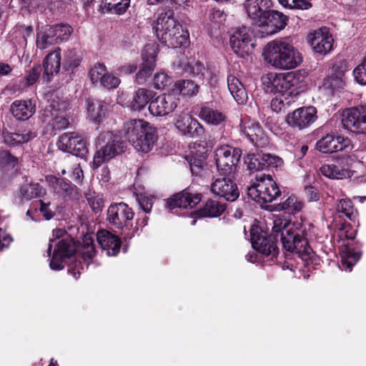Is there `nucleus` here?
I'll return each mask as SVG.
<instances>
[{"label": "nucleus", "mask_w": 366, "mask_h": 366, "mask_svg": "<svg viewBox=\"0 0 366 366\" xmlns=\"http://www.w3.org/2000/svg\"><path fill=\"white\" fill-rule=\"evenodd\" d=\"M262 56L269 65L280 70L293 69L303 59L301 53L287 38L275 39L267 43Z\"/></svg>", "instance_id": "f257e3e1"}, {"label": "nucleus", "mask_w": 366, "mask_h": 366, "mask_svg": "<svg viewBox=\"0 0 366 366\" xmlns=\"http://www.w3.org/2000/svg\"><path fill=\"white\" fill-rule=\"evenodd\" d=\"M153 30L157 38L171 48L186 46L189 44V33L174 16V11L168 9L159 14L154 22Z\"/></svg>", "instance_id": "f03ea898"}, {"label": "nucleus", "mask_w": 366, "mask_h": 366, "mask_svg": "<svg viewBox=\"0 0 366 366\" xmlns=\"http://www.w3.org/2000/svg\"><path fill=\"white\" fill-rule=\"evenodd\" d=\"M312 225L306 220L294 222L287 230L286 234H281L282 247L288 252L297 254L302 260L311 258L312 249L308 244Z\"/></svg>", "instance_id": "7ed1b4c3"}, {"label": "nucleus", "mask_w": 366, "mask_h": 366, "mask_svg": "<svg viewBox=\"0 0 366 366\" xmlns=\"http://www.w3.org/2000/svg\"><path fill=\"white\" fill-rule=\"evenodd\" d=\"M99 149L93 158V167H99L102 163L114 158L124 152L125 143L119 135L110 132L101 133L97 141Z\"/></svg>", "instance_id": "20e7f679"}, {"label": "nucleus", "mask_w": 366, "mask_h": 366, "mask_svg": "<svg viewBox=\"0 0 366 366\" xmlns=\"http://www.w3.org/2000/svg\"><path fill=\"white\" fill-rule=\"evenodd\" d=\"M241 155L242 151L239 148L228 145L217 148L214 152V159L219 175L235 177Z\"/></svg>", "instance_id": "39448f33"}, {"label": "nucleus", "mask_w": 366, "mask_h": 366, "mask_svg": "<svg viewBox=\"0 0 366 366\" xmlns=\"http://www.w3.org/2000/svg\"><path fill=\"white\" fill-rule=\"evenodd\" d=\"M248 195L259 203L272 202L280 195V190L269 174H260L257 183L248 188Z\"/></svg>", "instance_id": "423d86ee"}, {"label": "nucleus", "mask_w": 366, "mask_h": 366, "mask_svg": "<svg viewBox=\"0 0 366 366\" xmlns=\"http://www.w3.org/2000/svg\"><path fill=\"white\" fill-rule=\"evenodd\" d=\"M49 104L46 106L43 112V121L51 125L54 129H63L68 127L69 119L66 117L65 110L67 103L60 101L56 96L51 95Z\"/></svg>", "instance_id": "0eeeda50"}, {"label": "nucleus", "mask_w": 366, "mask_h": 366, "mask_svg": "<svg viewBox=\"0 0 366 366\" xmlns=\"http://www.w3.org/2000/svg\"><path fill=\"white\" fill-rule=\"evenodd\" d=\"M342 124L344 128L356 134L366 135V105L346 109Z\"/></svg>", "instance_id": "6e6552de"}, {"label": "nucleus", "mask_w": 366, "mask_h": 366, "mask_svg": "<svg viewBox=\"0 0 366 366\" xmlns=\"http://www.w3.org/2000/svg\"><path fill=\"white\" fill-rule=\"evenodd\" d=\"M295 76L292 73L269 72L262 77L263 89L267 93H284L293 85Z\"/></svg>", "instance_id": "1a4fd4ad"}, {"label": "nucleus", "mask_w": 366, "mask_h": 366, "mask_svg": "<svg viewBox=\"0 0 366 366\" xmlns=\"http://www.w3.org/2000/svg\"><path fill=\"white\" fill-rule=\"evenodd\" d=\"M286 15L271 9L261 17V21L256 22L255 26L259 28L262 36H271L284 29L287 24Z\"/></svg>", "instance_id": "9d476101"}, {"label": "nucleus", "mask_w": 366, "mask_h": 366, "mask_svg": "<svg viewBox=\"0 0 366 366\" xmlns=\"http://www.w3.org/2000/svg\"><path fill=\"white\" fill-rule=\"evenodd\" d=\"M134 213L129 206L124 203H114L107 209V219L118 229H129Z\"/></svg>", "instance_id": "9b49d317"}, {"label": "nucleus", "mask_w": 366, "mask_h": 366, "mask_svg": "<svg viewBox=\"0 0 366 366\" xmlns=\"http://www.w3.org/2000/svg\"><path fill=\"white\" fill-rule=\"evenodd\" d=\"M212 194L224 198L227 201L233 202L239 197V191L237 184L234 182V177L221 176L217 173L213 177L211 184Z\"/></svg>", "instance_id": "f8f14e48"}, {"label": "nucleus", "mask_w": 366, "mask_h": 366, "mask_svg": "<svg viewBox=\"0 0 366 366\" xmlns=\"http://www.w3.org/2000/svg\"><path fill=\"white\" fill-rule=\"evenodd\" d=\"M317 119V109L312 106L296 109L287 116V124L293 128L304 129L310 127Z\"/></svg>", "instance_id": "ddd939ff"}, {"label": "nucleus", "mask_w": 366, "mask_h": 366, "mask_svg": "<svg viewBox=\"0 0 366 366\" xmlns=\"http://www.w3.org/2000/svg\"><path fill=\"white\" fill-rule=\"evenodd\" d=\"M59 149L75 156L84 157L88 152L85 139L76 132L64 133L59 139Z\"/></svg>", "instance_id": "4468645a"}, {"label": "nucleus", "mask_w": 366, "mask_h": 366, "mask_svg": "<svg viewBox=\"0 0 366 366\" xmlns=\"http://www.w3.org/2000/svg\"><path fill=\"white\" fill-rule=\"evenodd\" d=\"M174 126L180 134L189 138L199 137L204 133L199 122L185 112L176 114Z\"/></svg>", "instance_id": "2eb2a0df"}, {"label": "nucleus", "mask_w": 366, "mask_h": 366, "mask_svg": "<svg viewBox=\"0 0 366 366\" xmlns=\"http://www.w3.org/2000/svg\"><path fill=\"white\" fill-rule=\"evenodd\" d=\"M307 40L316 53L326 54L332 49L334 40L332 36L325 27L310 33Z\"/></svg>", "instance_id": "dca6fc26"}, {"label": "nucleus", "mask_w": 366, "mask_h": 366, "mask_svg": "<svg viewBox=\"0 0 366 366\" xmlns=\"http://www.w3.org/2000/svg\"><path fill=\"white\" fill-rule=\"evenodd\" d=\"M252 39V33L248 27L242 26L237 29L230 36V44L234 52L242 57L248 54L250 47H254Z\"/></svg>", "instance_id": "f3484780"}, {"label": "nucleus", "mask_w": 366, "mask_h": 366, "mask_svg": "<svg viewBox=\"0 0 366 366\" xmlns=\"http://www.w3.org/2000/svg\"><path fill=\"white\" fill-rule=\"evenodd\" d=\"M241 133L254 146L264 147L269 144V139L258 122L244 120L241 123Z\"/></svg>", "instance_id": "a211bd4d"}, {"label": "nucleus", "mask_w": 366, "mask_h": 366, "mask_svg": "<svg viewBox=\"0 0 366 366\" xmlns=\"http://www.w3.org/2000/svg\"><path fill=\"white\" fill-rule=\"evenodd\" d=\"M177 107V99L170 92L158 96L149 104V110L154 117H164Z\"/></svg>", "instance_id": "6ab92c4d"}, {"label": "nucleus", "mask_w": 366, "mask_h": 366, "mask_svg": "<svg viewBox=\"0 0 366 366\" xmlns=\"http://www.w3.org/2000/svg\"><path fill=\"white\" fill-rule=\"evenodd\" d=\"M54 252L49 266L51 269L61 270L64 268L63 262L71 257L74 251V246L70 239H62L54 244Z\"/></svg>", "instance_id": "aec40b11"}, {"label": "nucleus", "mask_w": 366, "mask_h": 366, "mask_svg": "<svg viewBox=\"0 0 366 366\" xmlns=\"http://www.w3.org/2000/svg\"><path fill=\"white\" fill-rule=\"evenodd\" d=\"M276 240L272 236L267 237L265 233L254 232V229L251 232V244L252 247L265 256H275L277 253Z\"/></svg>", "instance_id": "412c9836"}, {"label": "nucleus", "mask_w": 366, "mask_h": 366, "mask_svg": "<svg viewBox=\"0 0 366 366\" xmlns=\"http://www.w3.org/2000/svg\"><path fill=\"white\" fill-rule=\"evenodd\" d=\"M350 144V140L347 137L327 134L317 142L316 147L320 152L327 154L342 151Z\"/></svg>", "instance_id": "4be33fe9"}, {"label": "nucleus", "mask_w": 366, "mask_h": 366, "mask_svg": "<svg viewBox=\"0 0 366 366\" xmlns=\"http://www.w3.org/2000/svg\"><path fill=\"white\" fill-rule=\"evenodd\" d=\"M248 18L252 24L261 21V17L272 6L271 0H247L244 4Z\"/></svg>", "instance_id": "5701e85b"}, {"label": "nucleus", "mask_w": 366, "mask_h": 366, "mask_svg": "<svg viewBox=\"0 0 366 366\" xmlns=\"http://www.w3.org/2000/svg\"><path fill=\"white\" fill-rule=\"evenodd\" d=\"M97 239L102 250L108 256H115L119 253L121 240L118 236L102 229L97 233Z\"/></svg>", "instance_id": "b1692460"}, {"label": "nucleus", "mask_w": 366, "mask_h": 366, "mask_svg": "<svg viewBox=\"0 0 366 366\" xmlns=\"http://www.w3.org/2000/svg\"><path fill=\"white\" fill-rule=\"evenodd\" d=\"M45 194V189L39 183L26 181L24 184L21 185L19 192L16 193L15 200L18 204H23L24 202L42 197Z\"/></svg>", "instance_id": "393cba45"}, {"label": "nucleus", "mask_w": 366, "mask_h": 366, "mask_svg": "<svg viewBox=\"0 0 366 366\" xmlns=\"http://www.w3.org/2000/svg\"><path fill=\"white\" fill-rule=\"evenodd\" d=\"M10 112L18 120H26L36 112V102L31 99L15 100L10 105Z\"/></svg>", "instance_id": "a878e982"}, {"label": "nucleus", "mask_w": 366, "mask_h": 366, "mask_svg": "<svg viewBox=\"0 0 366 366\" xmlns=\"http://www.w3.org/2000/svg\"><path fill=\"white\" fill-rule=\"evenodd\" d=\"M201 200L199 194H192L187 191H183L174 195L168 202V207L170 209L174 208H193Z\"/></svg>", "instance_id": "bb28decb"}, {"label": "nucleus", "mask_w": 366, "mask_h": 366, "mask_svg": "<svg viewBox=\"0 0 366 366\" xmlns=\"http://www.w3.org/2000/svg\"><path fill=\"white\" fill-rule=\"evenodd\" d=\"M157 139L155 129L149 124L143 132L133 141V147L138 152L147 153L152 150Z\"/></svg>", "instance_id": "cd10ccee"}, {"label": "nucleus", "mask_w": 366, "mask_h": 366, "mask_svg": "<svg viewBox=\"0 0 366 366\" xmlns=\"http://www.w3.org/2000/svg\"><path fill=\"white\" fill-rule=\"evenodd\" d=\"M109 105L104 101L92 100L88 103V118L96 124L102 123L108 116Z\"/></svg>", "instance_id": "c85d7f7f"}, {"label": "nucleus", "mask_w": 366, "mask_h": 366, "mask_svg": "<svg viewBox=\"0 0 366 366\" xmlns=\"http://www.w3.org/2000/svg\"><path fill=\"white\" fill-rule=\"evenodd\" d=\"M228 89L234 99L239 104H244L248 99L247 92L238 78L232 74L227 76Z\"/></svg>", "instance_id": "c756f323"}, {"label": "nucleus", "mask_w": 366, "mask_h": 366, "mask_svg": "<svg viewBox=\"0 0 366 366\" xmlns=\"http://www.w3.org/2000/svg\"><path fill=\"white\" fill-rule=\"evenodd\" d=\"M44 78L49 81L50 77L59 72L61 66V49H56L50 52L44 59Z\"/></svg>", "instance_id": "7c9ffc66"}, {"label": "nucleus", "mask_w": 366, "mask_h": 366, "mask_svg": "<svg viewBox=\"0 0 366 366\" xmlns=\"http://www.w3.org/2000/svg\"><path fill=\"white\" fill-rule=\"evenodd\" d=\"M149 124L143 119H130L124 124V137L132 144Z\"/></svg>", "instance_id": "2f4dec72"}, {"label": "nucleus", "mask_w": 366, "mask_h": 366, "mask_svg": "<svg viewBox=\"0 0 366 366\" xmlns=\"http://www.w3.org/2000/svg\"><path fill=\"white\" fill-rule=\"evenodd\" d=\"M4 142L9 146H16L24 144L34 139L36 134L31 130H24L19 132H2Z\"/></svg>", "instance_id": "473e14b6"}, {"label": "nucleus", "mask_w": 366, "mask_h": 366, "mask_svg": "<svg viewBox=\"0 0 366 366\" xmlns=\"http://www.w3.org/2000/svg\"><path fill=\"white\" fill-rule=\"evenodd\" d=\"M199 86L192 80H179L174 84L171 93L174 95L181 94L183 97H192L198 93Z\"/></svg>", "instance_id": "72a5a7b5"}, {"label": "nucleus", "mask_w": 366, "mask_h": 366, "mask_svg": "<svg viewBox=\"0 0 366 366\" xmlns=\"http://www.w3.org/2000/svg\"><path fill=\"white\" fill-rule=\"evenodd\" d=\"M51 31L50 25H45L38 29L36 34V46L39 49H46L49 46L57 44L56 37H54Z\"/></svg>", "instance_id": "f704fd0d"}, {"label": "nucleus", "mask_w": 366, "mask_h": 366, "mask_svg": "<svg viewBox=\"0 0 366 366\" xmlns=\"http://www.w3.org/2000/svg\"><path fill=\"white\" fill-rule=\"evenodd\" d=\"M320 170L324 176L330 179H342L350 178L353 174L352 172L348 169L332 164L322 165Z\"/></svg>", "instance_id": "c9c22d12"}, {"label": "nucleus", "mask_w": 366, "mask_h": 366, "mask_svg": "<svg viewBox=\"0 0 366 366\" xmlns=\"http://www.w3.org/2000/svg\"><path fill=\"white\" fill-rule=\"evenodd\" d=\"M46 181L58 194L61 196H68L71 194L72 187L70 182L61 177H56L53 175H49L46 177Z\"/></svg>", "instance_id": "e433bc0d"}, {"label": "nucleus", "mask_w": 366, "mask_h": 366, "mask_svg": "<svg viewBox=\"0 0 366 366\" xmlns=\"http://www.w3.org/2000/svg\"><path fill=\"white\" fill-rule=\"evenodd\" d=\"M199 117L208 124L219 125L226 119V116L222 112L208 107H202Z\"/></svg>", "instance_id": "4c0bfd02"}, {"label": "nucleus", "mask_w": 366, "mask_h": 366, "mask_svg": "<svg viewBox=\"0 0 366 366\" xmlns=\"http://www.w3.org/2000/svg\"><path fill=\"white\" fill-rule=\"evenodd\" d=\"M153 91L147 89H139L134 94L133 99L131 102V107L133 110H140L143 109L154 96Z\"/></svg>", "instance_id": "58836bf2"}, {"label": "nucleus", "mask_w": 366, "mask_h": 366, "mask_svg": "<svg viewBox=\"0 0 366 366\" xmlns=\"http://www.w3.org/2000/svg\"><path fill=\"white\" fill-rule=\"evenodd\" d=\"M225 209V205L216 200L209 199L199 211L204 217H217L220 216Z\"/></svg>", "instance_id": "ea45409f"}, {"label": "nucleus", "mask_w": 366, "mask_h": 366, "mask_svg": "<svg viewBox=\"0 0 366 366\" xmlns=\"http://www.w3.org/2000/svg\"><path fill=\"white\" fill-rule=\"evenodd\" d=\"M278 206L280 210H284L288 214H296L302 211L304 202L295 196H290Z\"/></svg>", "instance_id": "a19ab883"}, {"label": "nucleus", "mask_w": 366, "mask_h": 366, "mask_svg": "<svg viewBox=\"0 0 366 366\" xmlns=\"http://www.w3.org/2000/svg\"><path fill=\"white\" fill-rule=\"evenodd\" d=\"M336 210L338 213L342 214L345 217L352 221H355L357 211L350 199L344 198L338 200L336 205Z\"/></svg>", "instance_id": "79ce46f5"}, {"label": "nucleus", "mask_w": 366, "mask_h": 366, "mask_svg": "<svg viewBox=\"0 0 366 366\" xmlns=\"http://www.w3.org/2000/svg\"><path fill=\"white\" fill-rule=\"evenodd\" d=\"M64 67L66 70H73L80 65L81 54L76 49H68L64 53Z\"/></svg>", "instance_id": "37998d69"}, {"label": "nucleus", "mask_w": 366, "mask_h": 366, "mask_svg": "<svg viewBox=\"0 0 366 366\" xmlns=\"http://www.w3.org/2000/svg\"><path fill=\"white\" fill-rule=\"evenodd\" d=\"M262 153H249L244 158V163L251 172H257L264 169V164L262 162Z\"/></svg>", "instance_id": "c03bdc74"}, {"label": "nucleus", "mask_w": 366, "mask_h": 366, "mask_svg": "<svg viewBox=\"0 0 366 366\" xmlns=\"http://www.w3.org/2000/svg\"><path fill=\"white\" fill-rule=\"evenodd\" d=\"M53 36L56 37L57 44L66 41L72 33V28L68 24H55L50 26Z\"/></svg>", "instance_id": "a18cd8bd"}, {"label": "nucleus", "mask_w": 366, "mask_h": 366, "mask_svg": "<svg viewBox=\"0 0 366 366\" xmlns=\"http://www.w3.org/2000/svg\"><path fill=\"white\" fill-rule=\"evenodd\" d=\"M288 225L289 222L287 219L280 216H275L273 219V226L271 233L272 238L276 241H277L279 237L281 239V234H285L284 229H285Z\"/></svg>", "instance_id": "49530a36"}, {"label": "nucleus", "mask_w": 366, "mask_h": 366, "mask_svg": "<svg viewBox=\"0 0 366 366\" xmlns=\"http://www.w3.org/2000/svg\"><path fill=\"white\" fill-rule=\"evenodd\" d=\"M344 72L339 71L335 74H332L325 80L324 86L331 90H335L342 88L344 86Z\"/></svg>", "instance_id": "de8ad7c7"}, {"label": "nucleus", "mask_w": 366, "mask_h": 366, "mask_svg": "<svg viewBox=\"0 0 366 366\" xmlns=\"http://www.w3.org/2000/svg\"><path fill=\"white\" fill-rule=\"evenodd\" d=\"M158 50L157 46L154 44H147L142 52V57L144 64L152 65L155 66L156 58L157 56Z\"/></svg>", "instance_id": "09e8293b"}, {"label": "nucleus", "mask_w": 366, "mask_h": 366, "mask_svg": "<svg viewBox=\"0 0 366 366\" xmlns=\"http://www.w3.org/2000/svg\"><path fill=\"white\" fill-rule=\"evenodd\" d=\"M107 10H114L117 14L124 13L129 6L130 0H103Z\"/></svg>", "instance_id": "8fccbe9b"}, {"label": "nucleus", "mask_w": 366, "mask_h": 366, "mask_svg": "<svg viewBox=\"0 0 366 366\" xmlns=\"http://www.w3.org/2000/svg\"><path fill=\"white\" fill-rule=\"evenodd\" d=\"M225 16L222 11L217 9H212L208 14V20L209 21L208 24H209L212 29H217L219 28V24L225 20Z\"/></svg>", "instance_id": "3c124183"}, {"label": "nucleus", "mask_w": 366, "mask_h": 366, "mask_svg": "<svg viewBox=\"0 0 366 366\" xmlns=\"http://www.w3.org/2000/svg\"><path fill=\"white\" fill-rule=\"evenodd\" d=\"M172 83V78L165 72L160 71L154 74L153 86L155 89L162 90Z\"/></svg>", "instance_id": "603ef678"}, {"label": "nucleus", "mask_w": 366, "mask_h": 366, "mask_svg": "<svg viewBox=\"0 0 366 366\" xmlns=\"http://www.w3.org/2000/svg\"><path fill=\"white\" fill-rule=\"evenodd\" d=\"M108 74L104 64H98L92 67L89 71V77L93 83H102V79Z\"/></svg>", "instance_id": "864d4df0"}, {"label": "nucleus", "mask_w": 366, "mask_h": 366, "mask_svg": "<svg viewBox=\"0 0 366 366\" xmlns=\"http://www.w3.org/2000/svg\"><path fill=\"white\" fill-rule=\"evenodd\" d=\"M290 101L287 99L284 93L272 99L271 101V108L275 112L285 111L290 105Z\"/></svg>", "instance_id": "5fc2aeb1"}, {"label": "nucleus", "mask_w": 366, "mask_h": 366, "mask_svg": "<svg viewBox=\"0 0 366 366\" xmlns=\"http://www.w3.org/2000/svg\"><path fill=\"white\" fill-rule=\"evenodd\" d=\"M284 7L288 9H308L312 6L307 0H278Z\"/></svg>", "instance_id": "6e6d98bb"}, {"label": "nucleus", "mask_w": 366, "mask_h": 366, "mask_svg": "<svg viewBox=\"0 0 366 366\" xmlns=\"http://www.w3.org/2000/svg\"><path fill=\"white\" fill-rule=\"evenodd\" d=\"M40 71L41 69L39 66H34L31 69L25 77L20 81V84L22 85L23 88L29 87L35 84L39 77Z\"/></svg>", "instance_id": "4d7b16f0"}, {"label": "nucleus", "mask_w": 366, "mask_h": 366, "mask_svg": "<svg viewBox=\"0 0 366 366\" xmlns=\"http://www.w3.org/2000/svg\"><path fill=\"white\" fill-rule=\"evenodd\" d=\"M82 254L84 259H92L94 257L96 251L94 245V239L90 237H85L82 243Z\"/></svg>", "instance_id": "13d9d810"}, {"label": "nucleus", "mask_w": 366, "mask_h": 366, "mask_svg": "<svg viewBox=\"0 0 366 366\" xmlns=\"http://www.w3.org/2000/svg\"><path fill=\"white\" fill-rule=\"evenodd\" d=\"M18 160L7 151L0 152V164L5 169H14Z\"/></svg>", "instance_id": "bf43d9fd"}, {"label": "nucleus", "mask_w": 366, "mask_h": 366, "mask_svg": "<svg viewBox=\"0 0 366 366\" xmlns=\"http://www.w3.org/2000/svg\"><path fill=\"white\" fill-rule=\"evenodd\" d=\"M86 199L90 207L95 213L102 210L104 199L101 195H96L94 193L89 194L86 196Z\"/></svg>", "instance_id": "052dcab7"}, {"label": "nucleus", "mask_w": 366, "mask_h": 366, "mask_svg": "<svg viewBox=\"0 0 366 366\" xmlns=\"http://www.w3.org/2000/svg\"><path fill=\"white\" fill-rule=\"evenodd\" d=\"M262 158L264 169L267 168H277L283 164V161L280 157L271 155L270 154H263Z\"/></svg>", "instance_id": "680f3d73"}, {"label": "nucleus", "mask_w": 366, "mask_h": 366, "mask_svg": "<svg viewBox=\"0 0 366 366\" xmlns=\"http://www.w3.org/2000/svg\"><path fill=\"white\" fill-rule=\"evenodd\" d=\"M154 66L143 63L142 67L136 74V81L138 84H143L152 73Z\"/></svg>", "instance_id": "e2e57ef3"}, {"label": "nucleus", "mask_w": 366, "mask_h": 366, "mask_svg": "<svg viewBox=\"0 0 366 366\" xmlns=\"http://www.w3.org/2000/svg\"><path fill=\"white\" fill-rule=\"evenodd\" d=\"M353 74L359 84L366 85V56L362 62L354 69Z\"/></svg>", "instance_id": "0e129e2a"}, {"label": "nucleus", "mask_w": 366, "mask_h": 366, "mask_svg": "<svg viewBox=\"0 0 366 366\" xmlns=\"http://www.w3.org/2000/svg\"><path fill=\"white\" fill-rule=\"evenodd\" d=\"M360 255L358 253H351L349 252L348 258L342 257V269L350 272L356 262L360 259Z\"/></svg>", "instance_id": "69168bd1"}, {"label": "nucleus", "mask_w": 366, "mask_h": 366, "mask_svg": "<svg viewBox=\"0 0 366 366\" xmlns=\"http://www.w3.org/2000/svg\"><path fill=\"white\" fill-rule=\"evenodd\" d=\"M137 199L139 206L145 213L150 212L153 205V198L143 194L138 195Z\"/></svg>", "instance_id": "338daca9"}, {"label": "nucleus", "mask_w": 366, "mask_h": 366, "mask_svg": "<svg viewBox=\"0 0 366 366\" xmlns=\"http://www.w3.org/2000/svg\"><path fill=\"white\" fill-rule=\"evenodd\" d=\"M120 80L118 77L108 73L102 79L101 85L107 89H113L118 86Z\"/></svg>", "instance_id": "774afa93"}]
</instances>
